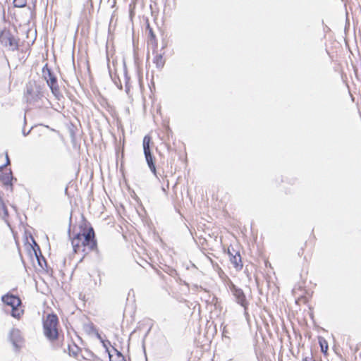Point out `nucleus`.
<instances>
[{"instance_id":"obj_19","label":"nucleus","mask_w":361,"mask_h":361,"mask_svg":"<svg viewBox=\"0 0 361 361\" xmlns=\"http://www.w3.org/2000/svg\"><path fill=\"white\" fill-rule=\"evenodd\" d=\"M302 361H312V359H311V358H310V357H305V358L302 360Z\"/></svg>"},{"instance_id":"obj_16","label":"nucleus","mask_w":361,"mask_h":361,"mask_svg":"<svg viewBox=\"0 0 361 361\" xmlns=\"http://www.w3.org/2000/svg\"><path fill=\"white\" fill-rule=\"evenodd\" d=\"M319 344L321 345L322 352L326 353L328 350V345H327L326 341H324V340L319 341Z\"/></svg>"},{"instance_id":"obj_5","label":"nucleus","mask_w":361,"mask_h":361,"mask_svg":"<svg viewBox=\"0 0 361 361\" xmlns=\"http://www.w3.org/2000/svg\"><path fill=\"white\" fill-rule=\"evenodd\" d=\"M1 300L7 305H9L12 307V316L13 317H20V312L17 309V307L21 304V300L18 297L13 295L7 294L2 296Z\"/></svg>"},{"instance_id":"obj_8","label":"nucleus","mask_w":361,"mask_h":361,"mask_svg":"<svg viewBox=\"0 0 361 361\" xmlns=\"http://www.w3.org/2000/svg\"><path fill=\"white\" fill-rule=\"evenodd\" d=\"M231 291L233 295L235 296V300L238 304L241 306L246 308V299L243 290L238 288H237L235 285L231 284L230 286Z\"/></svg>"},{"instance_id":"obj_21","label":"nucleus","mask_w":361,"mask_h":361,"mask_svg":"<svg viewBox=\"0 0 361 361\" xmlns=\"http://www.w3.org/2000/svg\"><path fill=\"white\" fill-rule=\"evenodd\" d=\"M23 135H24L25 136H26V135H27L26 132H24V133H23Z\"/></svg>"},{"instance_id":"obj_6","label":"nucleus","mask_w":361,"mask_h":361,"mask_svg":"<svg viewBox=\"0 0 361 361\" xmlns=\"http://www.w3.org/2000/svg\"><path fill=\"white\" fill-rule=\"evenodd\" d=\"M42 72L43 76L47 80V85L50 87L51 92L56 96L59 93V89L56 77L51 73L50 69L47 68V65L43 68Z\"/></svg>"},{"instance_id":"obj_1","label":"nucleus","mask_w":361,"mask_h":361,"mask_svg":"<svg viewBox=\"0 0 361 361\" xmlns=\"http://www.w3.org/2000/svg\"><path fill=\"white\" fill-rule=\"evenodd\" d=\"M72 246L75 253H88L94 250L97 247V242L93 228H90L82 233H78L72 240Z\"/></svg>"},{"instance_id":"obj_20","label":"nucleus","mask_w":361,"mask_h":361,"mask_svg":"<svg viewBox=\"0 0 361 361\" xmlns=\"http://www.w3.org/2000/svg\"><path fill=\"white\" fill-rule=\"evenodd\" d=\"M102 343H103L104 347L107 348V346H106V344L105 343V342L102 341ZM106 350H108V349H106Z\"/></svg>"},{"instance_id":"obj_14","label":"nucleus","mask_w":361,"mask_h":361,"mask_svg":"<svg viewBox=\"0 0 361 361\" xmlns=\"http://www.w3.org/2000/svg\"><path fill=\"white\" fill-rule=\"evenodd\" d=\"M27 0H13V4L16 7L23 8L26 6Z\"/></svg>"},{"instance_id":"obj_17","label":"nucleus","mask_w":361,"mask_h":361,"mask_svg":"<svg viewBox=\"0 0 361 361\" xmlns=\"http://www.w3.org/2000/svg\"><path fill=\"white\" fill-rule=\"evenodd\" d=\"M75 348H76L77 351H75L73 350H71V347L69 346V353L73 354L74 356H76L78 355V348L76 346H74Z\"/></svg>"},{"instance_id":"obj_12","label":"nucleus","mask_w":361,"mask_h":361,"mask_svg":"<svg viewBox=\"0 0 361 361\" xmlns=\"http://www.w3.org/2000/svg\"><path fill=\"white\" fill-rule=\"evenodd\" d=\"M154 63L158 68H161L164 65V59L161 54H157L154 59Z\"/></svg>"},{"instance_id":"obj_9","label":"nucleus","mask_w":361,"mask_h":361,"mask_svg":"<svg viewBox=\"0 0 361 361\" xmlns=\"http://www.w3.org/2000/svg\"><path fill=\"white\" fill-rule=\"evenodd\" d=\"M228 254L230 255V261L234 265L237 269H241L243 268V264L241 261V257L238 252H236L235 255L232 254L228 250Z\"/></svg>"},{"instance_id":"obj_4","label":"nucleus","mask_w":361,"mask_h":361,"mask_svg":"<svg viewBox=\"0 0 361 361\" xmlns=\"http://www.w3.org/2000/svg\"><path fill=\"white\" fill-rule=\"evenodd\" d=\"M0 42L2 45L8 47L9 50L18 49V42L8 30H4L0 32Z\"/></svg>"},{"instance_id":"obj_18","label":"nucleus","mask_w":361,"mask_h":361,"mask_svg":"<svg viewBox=\"0 0 361 361\" xmlns=\"http://www.w3.org/2000/svg\"><path fill=\"white\" fill-rule=\"evenodd\" d=\"M6 164L5 166L8 165L10 164V160H9V158H8V156L7 154H6Z\"/></svg>"},{"instance_id":"obj_3","label":"nucleus","mask_w":361,"mask_h":361,"mask_svg":"<svg viewBox=\"0 0 361 361\" xmlns=\"http://www.w3.org/2000/svg\"><path fill=\"white\" fill-rule=\"evenodd\" d=\"M42 89L35 81H29L26 85L25 98L27 102L35 104L43 97Z\"/></svg>"},{"instance_id":"obj_11","label":"nucleus","mask_w":361,"mask_h":361,"mask_svg":"<svg viewBox=\"0 0 361 361\" xmlns=\"http://www.w3.org/2000/svg\"><path fill=\"white\" fill-rule=\"evenodd\" d=\"M146 161L147 163L148 166L149 167L151 171L156 176V167L154 163V159L152 154L145 155Z\"/></svg>"},{"instance_id":"obj_15","label":"nucleus","mask_w":361,"mask_h":361,"mask_svg":"<svg viewBox=\"0 0 361 361\" xmlns=\"http://www.w3.org/2000/svg\"><path fill=\"white\" fill-rule=\"evenodd\" d=\"M114 351L116 352V356H117V361H126L123 355L121 354V352H119L118 350H117L116 349L114 348ZM109 358L111 359V355L109 353Z\"/></svg>"},{"instance_id":"obj_13","label":"nucleus","mask_w":361,"mask_h":361,"mask_svg":"<svg viewBox=\"0 0 361 361\" xmlns=\"http://www.w3.org/2000/svg\"><path fill=\"white\" fill-rule=\"evenodd\" d=\"M8 216V211L4 203L2 201L1 197H0V216L2 218H6Z\"/></svg>"},{"instance_id":"obj_10","label":"nucleus","mask_w":361,"mask_h":361,"mask_svg":"<svg viewBox=\"0 0 361 361\" xmlns=\"http://www.w3.org/2000/svg\"><path fill=\"white\" fill-rule=\"evenodd\" d=\"M150 142H151V137L148 135H145L144 137L143 141H142L143 151H144L145 155L152 154L151 151H150Z\"/></svg>"},{"instance_id":"obj_7","label":"nucleus","mask_w":361,"mask_h":361,"mask_svg":"<svg viewBox=\"0 0 361 361\" xmlns=\"http://www.w3.org/2000/svg\"><path fill=\"white\" fill-rule=\"evenodd\" d=\"M9 339L16 349H19L21 348L23 338L20 330L17 329H13L9 334Z\"/></svg>"},{"instance_id":"obj_2","label":"nucleus","mask_w":361,"mask_h":361,"mask_svg":"<svg viewBox=\"0 0 361 361\" xmlns=\"http://www.w3.org/2000/svg\"><path fill=\"white\" fill-rule=\"evenodd\" d=\"M58 318L55 314H49L44 320L43 327L45 336L50 341L58 338Z\"/></svg>"}]
</instances>
